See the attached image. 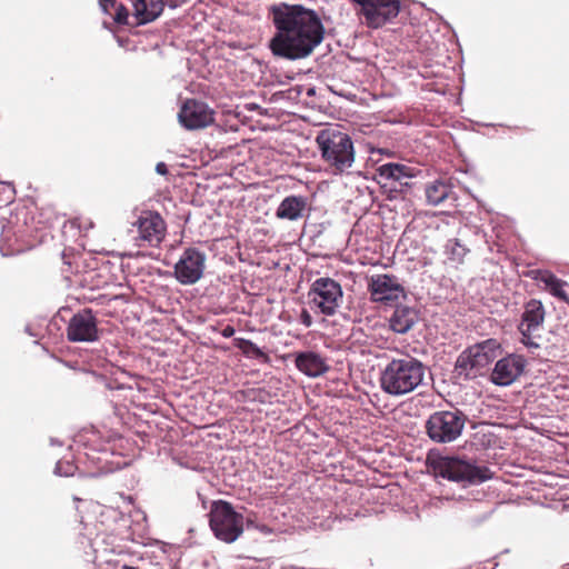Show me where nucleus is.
Wrapping results in <instances>:
<instances>
[{"label": "nucleus", "instance_id": "nucleus-7", "mask_svg": "<svg viewBox=\"0 0 569 569\" xmlns=\"http://www.w3.org/2000/svg\"><path fill=\"white\" fill-rule=\"evenodd\" d=\"M310 303L325 316H333L342 303L343 292L340 283L331 278L316 279L308 292Z\"/></svg>", "mask_w": 569, "mask_h": 569}, {"label": "nucleus", "instance_id": "nucleus-21", "mask_svg": "<svg viewBox=\"0 0 569 569\" xmlns=\"http://www.w3.org/2000/svg\"><path fill=\"white\" fill-rule=\"evenodd\" d=\"M306 206L307 202L303 197L289 196L280 202L276 216L279 219L297 220L302 217Z\"/></svg>", "mask_w": 569, "mask_h": 569}, {"label": "nucleus", "instance_id": "nucleus-11", "mask_svg": "<svg viewBox=\"0 0 569 569\" xmlns=\"http://www.w3.org/2000/svg\"><path fill=\"white\" fill-rule=\"evenodd\" d=\"M361 6V13L370 28H380L400 12L399 0H352Z\"/></svg>", "mask_w": 569, "mask_h": 569}, {"label": "nucleus", "instance_id": "nucleus-28", "mask_svg": "<svg viewBox=\"0 0 569 569\" xmlns=\"http://www.w3.org/2000/svg\"><path fill=\"white\" fill-rule=\"evenodd\" d=\"M26 249L24 246L22 244H18V246H11L9 244L8 246V249L6 250L4 254H13V253H19L21 251H23Z\"/></svg>", "mask_w": 569, "mask_h": 569}, {"label": "nucleus", "instance_id": "nucleus-30", "mask_svg": "<svg viewBox=\"0 0 569 569\" xmlns=\"http://www.w3.org/2000/svg\"><path fill=\"white\" fill-rule=\"evenodd\" d=\"M156 171L159 173V174H167L168 173V168H167V164L164 162H159L157 163L156 166Z\"/></svg>", "mask_w": 569, "mask_h": 569}, {"label": "nucleus", "instance_id": "nucleus-23", "mask_svg": "<svg viewBox=\"0 0 569 569\" xmlns=\"http://www.w3.org/2000/svg\"><path fill=\"white\" fill-rule=\"evenodd\" d=\"M451 192V186L441 180H436L426 187V198L431 206L442 203Z\"/></svg>", "mask_w": 569, "mask_h": 569}, {"label": "nucleus", "instance_id": "nucleus-33", "mask_svg": "<svg viewBox=\"0 0 569 569\" xmlns=\"http://www.w3.org/2000/svg\"><path fill=\"white\" fill-rule=\"evenodd\" d=\"M536 350H537V349H535V350H530V349H529V351H530L532 355H536V357H539V353H536Z\"/></svg>", "mask_w": 569, "mask_h": 569}, {"label": "nucleus", "instance_id": "nucleus-8", "mask_svg": "<svg viewBox=\"0 0 569 569\" xmlns=\"http://www.w3.org/2000/svg\"><path fill=\"white\" fill-rule=\"evenodd\" d=\"M545 308L542 302L536 299L525 305V311L519 325L521 342L530 350L540 349V331L545 321Z\"/></svg>", "mask_w": 569, "mask_h": 569}, {"label": "nucleus", "instance_id": "nucleus-19", "mask_svg": "<svg viewBox=\"0 0 569 569\" xmlns=\"http://www.w3.org/2000/svg\"><path fill=\"white\" fill-rule=\"evenodd\" d=\"M418 312L408 306H398L389 318V327L397 333H407L418 321Z\"/></svg>", "mask_w": 569, "mask_h": 569}, {"label": "nucleus", "instance_id": "nucleus-31", "mask_svg": "<svg viewBox=\"0 0 569 569\" xmlns=\"http://www.w3.org/2000/svg\"><path fill=\"white\" fill-rule=\"evenodd\" d=\"M9 239H10V229L4 230L3 233H2V240L3 241H9Z\"/></svg>", "mask_w": 569, "mask_h": 569}, {"label": "nucleus", "instance_id": "nucleus-17", "mask_svg": "<svg viewBox=\"0 0 569 569\" xmlns=\"http://www.w3.org/2000/svg\"><path fill=\"white\" fill-rule=\"evenodd\" d=\"M295 365L299 371L309 377H319L329 370L326 359L313 351L297 353Z\"/></svg>", "mask_w": 569, "mask_h": 569}, {"label": "nucleus", "instance_id": "nucleus-13", "mask_svg": "<svg viewBox=\"0 0 569 569\" xmlns=\"http://www.w3.org/2000/svg\"><path fill=\"white\" fill-rule=\"evenodd\" d=\"M138 230V241L148 243L150 247H158L166 237L167 223L157 211H142L133 223Z\"/></svg>", "mask_w": 569, "mask_h": 569}, {"label": "nucleus", "instance_id": "nucleus-2", "mask_svg": "<svg viewBox=\"0 0 569 569\" xmlns=\"http://www.w3.org/2000/svg\"><path fill=\"white\" fill-rule=\"evenodd\" d=\"M426 376L425 365L417 358L405 355L390 360L380 372L381 390L392 397H402L422 385Z\"/></svg>", "mask_w": 569, "mask_h": 569}, {"label": "nucleus", "instance_id": "nucleus-12", "mask_svg": "<svg viewBox=\"0 0 569 569\" xmlns=\"http://www.w3.org/2000/svg\"><path fill=\"white\" fill-rule=\"evenodd\" d=\"M67 338L72 342H94L100 338L98 320L91 309L74 313L67 327Z\"/></svg>", "mask_w": 569, "mask_h": 569}, {"label": "nucleus", "instance_id": "nucleus-1", "mask_svg": "<svg viewBox=\"0 0 569 569\" xmlns=\"http://www.w3.org/2000/svg\"><path fill=\"white\" fill-rule=\"evenodd\" d=\"M277 33L270 49L277 57L299 60L310 56L325 36L318 14L298 4L281 3L271 9Z\"/></svg>", "mask_w": 569, "mask_h": 569}, {"label": "nucleus", "instance_id": "nucleus-26", "mask_svg": "<svg viewBox=\"0 0 569 569\" xmlns=\"http://www.w3.org/2000/svg\"><path fill=\"white\" fill-rule=\"evenodd\" d=\"M300 322L307 328L312 326L313 320L310 312L307 309H302L300 313Z\"/></svg>", "mask_w": 569, "mask_h": 569}, {"label": "nucleus", "instance_id": "nucleus-10", "mask_svg": "<svg viewBox=\"0 0 569 569\" xmlns=\"http://www.w3.org/2000/svg\"><path fill=\"white\" fill-rule=\"evenodd\" d=\"M206 269V254L197 248H187L174 266L176 279L184 286L198 282Z\"/></svg>", "mask_w": 569, "mask_h": 569}, {"label": "nucleus", "instance_id": "nucleus-24", "mask_svg": "<svg viewBox=\"0 0 569 569\" xmlns=\"http://www.w3.org/2000/svg\"><path fill=\"white\" fill-rule=\"evenodd\" d=\"M234 346L241 350L247 357H253L256 359L268 360L267 353H264L256 343L251 340L243 338H236Z\"/></svg>", "mask_w": 569, "mask_h": 569}, {"label": "nucleus", "instance_id": "nucleus-5", "mask_svg": "<svg viewBox=\"0 0 569 569\" xmlns=\"http://www.w3.org/2000/svg\"><path fill=\"white\" fill-rule=\"evenodd\" d=\"M466 421L467 417L460 410H439L429 416L425 428L433 442L449 443L461 436Z\"/></svg>", "mask_w": 569, "mask_h": 569}, {"label": "nucleus", "instance_id": "nucleus-34", "mask_svg": "<svg viewBox=\"0 0 569 569\" xmlns=\"http://www.w3.org/2000/svg\"><path fill=\"white\" fill-rule=\"evenodd\" d=\"M2 242H6V241H3V240H2ZM3 247H4V243H1V250H4V249H3ZM4 252H6V251H3V253H4Z\"/></svg>", "mask_w": 569, "mask_h": 569}, {"label": "nucleus", "instance_id": "nucleus-3", "mask_svg": "<svg viewBox=\"0 0 569 569\" xmlns=\"http://www.w3.org/2000/svg\"><path fill=\"white\" fill-rule=\"evenodd\" d=\"M316 142L326 172L332 176H342L349 172L355 163L356 152L348 133L335 128H327L318 133Z\"/></svg>", "mask_w": 569, "mask_h": 569}, {"label": "nucleus", "instance_id": "nucleus-27", "mask_svg": "<svg viewBox=\"0 0 569 569\" xmlns=\"http://www.w3.org/2000/svg\"><path fill=\"white\" fill-rule=\"evenodd\" d=\"M117 3V0H100V6L106 12H110V9L116 7Z\"/></svg>", "mask_w": 569, "mask_h": 569}, {"label": "nucleus", "instance_id": "nucleus-6", "mask_svg": "<svg viewBox=\"0 0 569 569\" xmlns=\"http://www.w3.org/2000/svg\"><path fill=\"white\" fill-rule=\"evenodd\" d=\"M210 528L218 539L231 543L243 532V516L227 501L214 502L210 510Z\"/></svg>", "mask_w": 569, "mask_h": 569}, {"label": "nucleus", "instance_id": "nucleus-32", "mask_svg": "<svg viewBox=\"0 0 569 569\" xmlns=\"http://www.w3.org/2000/svg\"><path fill=\"white\" fill-rule=\"evenodd\" d=\"M120 569H137V568L123 565V566H121Z\"/></svg>", "mask_w": 569, "mask_h": 569}, {"label": "nucleus", "instance_id": "nucleus-15", "mask_svg": "<svg viewBox=\"0 0 569 569\" xmlns=\"http://www.w3.org/2000/svg\"><path fill=\"white\" fill-rule=\"evenodd\" d=\"M371 300L388 303L405 296V289L398 278L391 274H375L368 282Z\"/></svg>", "mask_w": 569, "mask_h": 569}, {"label": "nucleus", "instance_id": "nucleus-29", "mask_svg": "<svg viewBox=\"0 0 569 569\" xmlns=\"http://www.w3.org/2000/svg\"><path fill=\"white\" fill-rule=\"evenodd\" d=\"M236 330L232 326H226L222 331H221V335L224 337V338H230L234 335Z\"/></svg>", "mask_w": 569, "mask_h": 569}, {"label": "nucleus", "instance_id": "nucleus-18", "mask_svg": "<svg viewBox=\"0 0 569 569\" xmlns=\"http://www.w3.org/2000/svg\"><path fill=\"white\" fill-rule=\"evenodd\" d=\"M137 24H147L158 19L164 10V0H130Z\"/></svg>", "mask_w": 569, "mask_h": 569}, {"label": "nucleus", "instance_id": "nucleus-22", "mask_svg": "<svg viewBox=\"0 0 569 569\" xmlns=\"http://www.w3.org/2000/svg\"><path fill=\"white\" fill-rule=\"evenodd\" d=\"M377 176L380 180L400 181L402 178H411V168L401 163H385L377 168Z\"/></svg>", "mask_w": 569, "mask_h": 569}, {"label": "nucleus", "instance_id": "nucleus-9", "mask_svg": "<svg viewBox=\"0 0 569 569\" xmlns=\"http://www.w3.org/2000/svg\"><path fill=\"white\" fill-rule=\"evenodd\" d=\"M499 348L500 345L496 339H487L471 346L458 357L456 367L466 375L473 369H483L498 357Z\"/></svg>", "mask_w": 569, "mask_h": 569}, {"label": "nucleus", "instance_id": "nucleus-25", "mask_svg": "<svg viewBox=\"0 0 569 569\" xmlns=\"http://www.w3.org/2000/svg\"><path fill=\"white\" fill-rule=\"evenodd\" d=\"M114 10V21L119 24H127L129 18V11L124 4L118 2L116 7L112 8Z\"/></svg>", "mask_w": 569, "mask_h": 569}, {"label": "nucleus", "instance_id": "nucleus-4", "mask_svg": "<svg viewBox=\"0 0 569 569\" xmlns=\"http://www.w3.org/2000/svg\"><path fill=\"white\" fill-rule=\"evenodd\" d=\"M435 472L450 481L463 485H477L492 478L486 466H478L458 457L440 458L433 466Z\"/></svg>", "mask_w": 569, "mask_h": 569}, {"label": "nucleus", "instance_id": "nucleus-20", "mask_svg": "<svg viewBox=\"0 0 569 569\" xmlns=\"http://www.w3.org/2000/svg\"><path fill=\"white\" fill-rule=\"evenodd\" d=\"M532 274L535 280L545 283L546 290H548L550 295L569 305V296L566 292L568 283L565 280L556 277L548 270H535Z\"/></svg>", "mask_w": 569, "mask_h": 569}, {"label": "nucleus", "instance_id": "nucleus-14", "mask_svg": "<svg viewBox=\"0 0 569 569\" xmlns=\"http://www.w3.org/2000/svg\"><path fill=\"white\" fill-rule=\"evenodd\" d=\"M213 111L207 103L196 99L183 102L178 113L180 123L188 130L202 129L214 121Z\"/></svg>", "mask_w": 569, "mask_h": 569}, {"label": "nucleus", "instance_id": "nucleus-16", "mask_svg": "<svg viewBox=\"0 0 569 569\" xmlns=\"http://www.w3.org/2000/svg\"><path fill=\"white\" fill-rule=\"evenodd\" d=\"M526 360L519 355H508L497 361L491 373V380L498 386H509L523 372Z\"/></svg>", "mask_w": 569, "mask_h": 569}]
</instances>
